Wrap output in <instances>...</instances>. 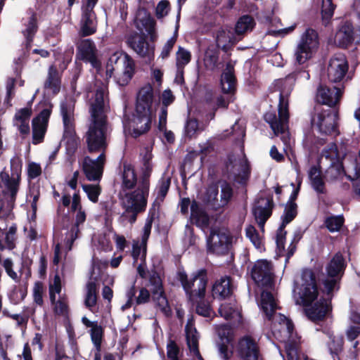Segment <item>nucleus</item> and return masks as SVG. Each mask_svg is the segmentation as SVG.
<instances>
[{"label":"nucleus","instance_id":"obj_1","mask_svg":"<svg viewBox=\"0 0 360 360\" xmlns=\"http://www.w3.org/2000/svg\"><path fill=\"white\" fill-rule=\"evenodd\" d=\"M293 294L296 302L306 307V315L312 321L323 320L332 310L329 299H319L317 278L310 269L303 270L295 278Z\"/></svg>","mask_w":360,"mask_h":360},{"label":"nucleus","instance_id":"obj_2","mask_svg":"<svg viewBox=\"0 0 360 360\" xmlns=\"http://www.w3.org/2000/svg\"><path fill=\"white\" fill-rule=\"evenodd\" d=\"M105 87H100L91 101V117L86 133V142L91 153H103L108 145V127L105 115Z\"/></svg>","mask_w":360,"mask_h":360},{"label":"nucleus","instance_id":"obj_3","mask_svg":"<svg viewBox=\"0 0 360 360\" xmlns=\"http://www.w3.org/2000/svg\"><path fill=\"white\" fill-rule=\"evenodd\" d=\"M259 307L269 319H273V334L285 343L288 360H302L298 354L297 343L291 340L293 325L285 316L275 314L277 304L271 292L265 290L262 292Z\"/></svg>","mask_w":360,"mask_h":360},{"label":"nucleus","instance_id":"obj_4","mask_svg":"<svg viewBox=\"0 0 360 360\" xmlns=\"http://www.w3.org/2000/svg\"><path fill=\"white\" fill-rule=\"evenodd\" d=\"M346 147L340 145L330 144L325 148L320 157V164L328 167L326 176L330 180L340 179L347 175L352 179V175L357 176L360 174V165L356 156L346 153Z\"/></svg>","mask_w":360,"mask_h":360},{"label":"nucleus","instance_id":"obj_5","mask_svg":"<svg viewBox=\"0 0 360 360\" xmlns=\"http://www.w3.org/2000/svg\"><path fill=\"white\" fill-rule=\"evenodd\" d=\"M152 157L150 148L147 147L141 151V169L143 179L135 191L126 193L122 199V205L125 209V214H130L129 216V221L131 224L135 222L137 214L143 211L146 207L147 197L149 191L148 177L153 169Z\"/></svg>","mask_w":360,"mask_h":360},{"label":"nucleus","instance_id":"obj_6","mask_svg":"<svg viewBox=\"0 0 360 360\" xmlns=\"http://www.w3.org/2000/svg\"><path fill=\"white\" fill-rule=\"evenodd\" d=\"M155 106L153 86L147 84L139 92L136 110L131 119L124 122L125 131L135 137L146 132L150 128Z\"/></svg>","mask_w":360,"mask_h":360},{"label":"nucleus","instance_id":"obj_7","mask_svg":"<svg viewBox=\"0 0 360 360\" xmlns=\"http://www.w3.org/2000/svg\"><path fill=\"white\" fill-rule=\"evenodd\" d=\"M293 86V79L288 77L278 79L274 83L275 91H279L278 117L274 112H266L264 119L276 136H281L285 145L290 143V134L288 130L289 118L288 96Z\"/></svg>","mask_w":360,"mask_h":360},{"label":"nucleus","instance_id":"obj_8","mask_svg":"<svg viewBox=\"0 0 360 360\" xmlns=\"http://www.w3.org/2000/svg\"><path fill=\"white\" fill-rule=\"evenodd\" d=\"M115 72L116 82L124 86L131 80L134 73V61L121 51L110 55L106 64V77L110 78Z\"/></svg>","mask_w":360,"mask_h":360},{"label":"nucleus","instance_id":"obj_9","mask_svg":"<svg viewBox=\"0 0 360 360\" xmlns=\"http://www.w3.org/2000/svg\"><path fill=\"white\" fill-rule=\"evenodd\" d=\"M319 46V39L316 30L308 28L300 37L294 50V59L296 63L303 65L311 60Z\"/></svg>","mask_w":360,"mask_h":360},{"label":"nucleus","instance_id":"obj_10","mask_svg":"<svg viewBox=\"0 0 360 360\" xmlns=\"http://www.w3.org/2000/svg\"><path fill=\"white\" fill-rule=\"evenodd\" d=\"M345 261L340 253L335 254L326 266V277L323 280L324 292L330 295L338 289V281L345 269Z\"/></svg>","mask_w":360,"mask_h":360},{"label":"nucleus","instance_id":"obj_11","mask_svg":"<svg viewBox=\"0 0 360 360\" xmlns=\"http://www.w3.org/2000/svg\"><path fill=\"white\" fill-rule=\"evenodd\" d=\"M181 285L190 298L193 295L203 297L205 294L207 278L206 271L200 269L188 278L184 272L179 274Z\"/></svg>","mask_w":360,"mask_h":360},{"label":"nucleus","instance_id":"obj_12","mask_svg":"<svg viewBox=\"0 0 360 360\" xmlns=\"http://www.w3.org/2000/svg\"><path fill=\"white\" fill-rule=\"evenodd\" d=\"M338 120L336 112L327 110L316 113L312 119V124L320 134L335 136L339 134Z\"/></svg>","mask_w":360,"mask_h":360},{"label":"nucleus","instance_id":"obj_13","mask_svg":"<svg viewBox=\"0 0 360 360\" xmlns=\"http://www.w3.org/2000/svg\"><path fill=\"white\" fill-rule=\"evenodd\" d=\"M233 241L234 238L228 230L213 229L207 239V249L217 255L224 254L229 250Z\"/></svg>","mask_w":360,"mask_h":360},{"label":"nucleus","instance_id":"obj_14","mask_svg":"<svg viewBox=\"0 0 360 360\" xmlns=\"http://www.w3.org/2000/svg\"><path fill=\"white\" fill-rule=\"evenodd\" d=\"M252 279L262 287L271 288L274 281V267L271 261L258 259L251 269Z\"/></svg>","mask_w":360,"mask_h":360},{"label":"nucleus","instance_id":"obj_15","mask_svg":"<svg viewBox=\"0 0 360 360\" xmlns=\"http://www.w3.org/2000/svg\"><path fill=\"white\" fill-rule=\"evenodd\" d=\"M149 287L153 302L165 315L169 316L171 314V309L163 290L162 280L155 272L150 276Z\"/></svg>","mask_w":360,"mask_h":360},{"label":"nucleus","instance_id":"obj_16","mask_svg":"<svg viewBox=\"0 0 360 360\" xmlns=\"http://www.w3.org/2000/svg\"><path fill=\"white\" fill-rule=\"evenodd\" d=\"M98 0H87L82 6V15L80 21V32L82 36L94 34L97 28V20L94 8Z\"/></svg>","mask_w":360,"mask_h":360},{"label":"nucleus","instance_id":"obj_17","mask_svg":"<svg viewBox=\"0 0 360 360\" xmlns=\"http://www.w3.org/2000/svg\"><path fill=\"white\" fill-rule=\"evenodd\" d=\"M52 106L44 109L32 122V143L38 144L44 141L46 132Z\"/></svg>","mask_w":360,"mask_h":360},{"label":"nucleus","instance_id":"obj_18","mask_svg":"<svg viewBox=\"0 0 360 360\" xmlns=\"http://www.w3.org/2000/svg\"><path fill=\"white\" fill-rule=\"evenodd\" d=\"M348 63L344 54L338 53L333 56L328 67V77L332 82L343 80L348 71Z\"/></svg>","mask_w":360,"mask_h":360},{"label":"nucleus","instance_id":"obj_19","mask_svg":"<svg viewBox=\"0 0 360 360\" xmlns=\"http://www.w3.org/2000/svg\"><path fill=\"white\" fill-rule=\"evenodd\" d=\"M104 162V153H101L96 160H92L89 157H86L84 159L82 169L89 181H96L101 179L103 174Z\"/></svg>","mask_w":360,"mask_h":360},{"label":"nucleus","instance_id":"obj_20","mask_svg":"<svg viewBox=\"0 0 360 360\" xmlns=\"http://www.w3.org/2000/svg\"><path fill=\"white\" fill-rule=\"evenodd\" d=\"M237 351L243 360L258 359L259 347L256 341L249 335H245L240 340Z\"/></svg>","mask_w":360,"mask_h":360},{"label":"nucleus","instance_id":"obj_21","mask_svg":"<svg viewBox=\"0 0 360 360\" xmlns=\"http://www.w3.org/2000/svg\"><path fill=\"white\" fill-rule=\"evenodd\" d=\"M11 169L14 171L15 174L11 178H9L6 174H1V177L4 185L10 191L11 198L14 199L18 191L20 178L19 174L22 168L21 159L18 157L13 158L11 160Z\"/></svg>","mask_w":360,"mask_h":360},{"label":"nucleus","instance_id":"obj_22","mask_svg":"<svg viewBox=\"0 0 360 360\" xmlns=\"http://www.w3.org/2000/svg\"><path fill=\"white\" fill-rule=\"evenodd\" d=\"M228 169L231 167V169L236 176V180L244 184L249 179L250 174V169L248 160L244 155H241L238 158L229 160V165H227Z\"/></svg>","mask_w":360,"mask_h":360},{"label":"nucleus","instance_id":"obj_23","mask_svg":"<svg viewBox=\"0 0 360 360\" xmlns=\"http://www.w3.org/2000/svg\"><path fill=\"white\" fill-rule=\"evenodd\" d=\"M97 49L94 42L91 39L82 40L77 47V58L80 60L89 62L94 68L100 65L96 56Z\"/></svg>","mask_w":360,"mask_h":360},{"label":"nucleus","instance_id":"obj_24","mask_svg":"<svg viewBox=\"0 0 360 360\" xmlns=\"http://www.w3.org/2000/svg\"><path fill=\"white\" fill-rule=\"evenodd\" d=\"M74 109L75 104L71 98H66L60 104V114L63 117L64 133L70 137L74 132Z\"/></svg>","mask_w":360,"mask_h":360},{"label":"nucleus","instance_id":"obj_25","mask_svg":"<svg viewBox=\"0 0 360 360\" xmlns=\"http://www.w3.org/2000/svg\"><path fill=\"white\" fill-rule=\"evenodd\" d=\"M272 207L273 202L271 199L262 198L256 202L253 207V214L262 229H264L266 221L271 214Z\"/></svg>","mask_w":360,"mask_h":360},{"label":"nucleus","instance_id":"obj_26","mask_svg":"<svg viewBox=\"0 0 360 360\" xmlns=\"http://www.w3.org/2000/svg\"><path fill=\"white\" fill-rule=\"evenodd\" d=\"M342 94L340 89H329L327 86H320L317 90L316 101L322 104L333 106L339 101Z\"/></svg>","mask_w":360,"mask_h":360},{"label":"nucleus","instance_id":"obj_27","mask_svg":"<svg viewBox=\"0 0 360 360\" xmlns=\"http://www.w3.org/2000/svg\"><path fill=\"white\" fill-rule=\"evenodd\" d=\"M186 338L191 353L198 360H202L198 350V333L194 327L192 319L188 320L185 327Z\"/></svg>","mask_w":360,"mask_h":360},{"label":"nucleus","instance_id":"obj_28","mask_svg":"<svg viewBox=\"0 0 360 360\" xmlns=\"http://www.w3.org/2000/svg\"><path fill=\"white\" fill-rule=\"evenodd\" d=\"M32 113L31 107H26L16 111L13 118V124L18 128L20 134H29L30 131L29 123Z\"/></svg>","mask_w":360,"mask_h":360},{"label":"nucleus","instance_id":"obj_29","mask_svg":"<svg viewBox=\"0 0 360 360\" xmlns=\"http://www.w3.org/2000/svg\"><path fill=\"white\" fill-rule=\"evenodd\" d=\"M221 86L224 94H232L236 88L234 65L229 63L221 77Z\"/></svg>","mask_w":360,"mask_h":360},{"label":"nucleus","instance_id":"obj_30","mask_svg":"<svg viewBox=\"0 0 360 360\" xmlns=\"http://www.w3.org/2000/svg\"><path fill=\"white\" fill-rule=\"evenodd\" d=\"M232 290L230 278L224 276L214 283L212 287V296L214 298L225 299L232 293Z\"/></svg>","mask_w":360,"mask_h":360},{"label":"nucleus","instance_id":"obj_31","mask_svg":"<svg viewBox=\"0 0 360 360\" xmlns=\"http://www.w3.org/2000/svg\"><path fill=\"white\" fill-rule=\"evenodd\" d=\"M82 322L86 327L91 328V340L96 349L101 348L103 328L98 324L97 321H91L86 316L82 317Z\"/></svg>","mask_w":360,"mask_h":360},{"label":"nucleus","instance_id":"obj_32","mask_svg":"<svg viewBox=\"0 0 360 360\" xmlns=\"http://www.w3.org/2000/svg\"><path fill=\"white\" fill-rule=\"evenodd\" d=\"M29 17L24 23L25 28L22 32L25 38L26 48L30 47L33 37L37 31V15L33 11L29 13Z\"/></svg>","mask_w":360,"mask_h":360},{"label":"nucleus","instance_id":"obj_33","mask_svg":"<svg viewBox=\"0 0 360 360\" xmlns=\"http://www.w3.org/2000/svg\"><path fill=\"white\" fill-rule=\"evenodd\" d=\"M352 26L350 23H345L336 32L334 42L339 46H347L352 39Z\"/></svg>","mask_w":360,"mask_h":360},{"label":"nucleus","instance_id":"obj_34","mask_svg":"<svg viewBox=\"0 0 360 360\" xmlns=\"http://www.w3.org/2000/svg\"><path fill=\"white\" fill-rule=\"evenodd\" d=\"M161 99L163 106L161 108L160 112L159 113L158 127L160 129H165V125L167 124V108L174 101V96H173L172 91L169 89H166L162 92Z\"/></svg>","mask_w":360,"mask_h":360},{"label":"nucleus","instance_id":"obj_35","mask_svg":"<svg viewBox=\"0 0 360 360\" xmlns=\"http://www.w3.org/2000/svg\"><path fill=\"white\" fill-rule=\"evenodd\" d=\"M45 90L49 94H56L60 87V80L56 68L51 66L49 70L48 78L44 85Z\"/></svg>","mask_w":360,"mask_h":360},{"label":"nucleus","instance_id":"obj_36","mask_svg":"<svg viewBox=\"0 0 360 360\" xmlns=\"http://www.w3.org/2000/svg\"><path fill=\"white\" fill-rule=\"evenodd\" d=\"M191 219L199 227L205 228L208 225L209 217L207 214L195 201H193L191 205Z\"/></svg>","mask_w":360,"mask_h":360},{"label":"nucleus","instance_id":"obj_37","mask_svg":"<svg viewBox=\"0 0 360 360\" xmlns=\"http://www.w3.org/2000/svg\"><path fill=\"white\" fill-rule=\"evenodd\" d=\"M86 219V213L84 210H79L75 216V225L73 226L70 230V231L68 233L67 236V245L68 250H71L72 244L74 240L77 238V234L79 233L78 226L81 224H83Z\"/></svg>","mask_w":360,"mask_h":360},{"label":"nucleus","instance_id":"obj_38","mask_svg":"<svg viewBox=\"0 0 360 360\" xmlns=\"http://www.w3.org/2000/svg\"><path fill=\"white\" fill-rule=\"evenodd\" d=\"M219 335L223 341L222 345L219 347L220 354L224 359H227L229 357V349L225 342H229L231 340V329L227 325L221 326L219 329Z\"/></svg>","mask_w":360,"mask_h":360},{"label":"nucleus","instance_id":"obj_39","mask_svg":"<svg viewBox=\"0 0 360 360\" xmlns=\"http://www.w3.org/2000/svg\"><path fill=\"white\" fill-rule=\"evenodd\" d=\"M216 41L217 46L223 49H226L229 44H233L236 41L231 30L228 28L219 30Z\"/></svg>","mask_w":360,"mask_h":360},{"label":"nucleus","instance_id":"obj_40","mask_svg":"<svg viewBox=\"0 0 360 360\" xmlns=\"http://www.w3.org/2000/svg\"><path fill=\"white\" fill-rule=\"evenodd\" d=\"M246 236L259 252L264 250L263 236L261 235L252 226H248L245 230Z\"/></svg>","mask_w":360,"mask_h":360},{"label":"nucleus","instance_id":"obj_41","mask_svg":"<svg viewBox=\"0 0 360 360\" xmlns=\"http://www.w3.org/2000/svg\"><path fill=\"white\" fill-rule=\"evenodd\" d=\"M97 302V285L94 281H89L86 285V295L84 303L90 310Z\"/></svg>","mask_w":360,"mask_h":360},{"label":"nucleus","instance_id":"obj_42","mask_svg":"<svg viewBox=\"0 0 360 360\" xmlns=\"http://www.w3.org/2000/svg\"><path fill=\"white\" fill-rule=\"evenodd\" d=\"M309 176L314 189L317 193H323L325 186L321 171L316 167H311L309 172Z\"/></svg>","mask_w":360,"mask_h":360},{"label":"nucleus","instance_id":"obj_43","mask_svg":"<svg viewBox=\"0 0 360 360\" xmlns=\"http://www.w3.org/2000/svg\"><path fill=\"white\" fill-rule=\"evenodd\" d=\"M220 315L226 320H233V322H240V314L231 304H223L219 309Z\"/></svg>","mask_w":360,"mask_h":360},{"label":"nucleus","instance_id":"obj_44","mask_svg":"<svg viewBox=\"0 0 360 360\" xmlns=\"http://www.w3.org/2000/svg\"><path fill=\"white\" fill-rule=\"evenodd\" d=\"M191 59V52L181 46H179L178 51L176 53V64L177 69L179 70H182L187 64L189 63Z\"/></svg>","mask_w":360,"mask_h":360},{"label":"nucleus","instance_id":"obj_45","mask_svg":"<svg viewBox=\"0 0 360 360\" xmlns=\"http://www.w3.org/2000/svg\"><path fill=\"white\" fill-rule=\"evenodd\" d=\"M297 215V205L292 201L288 202L285 206L284 214L282 216V224L280 227L285 229Z\"/></svg>","mask_w":360,"mask_h":360},{"label":"nucleus","instance_id":"obj_46","mask_svg":"<svg viewBox=\"0 0 360 360\" xmlns=\"http://www.w3.org/2000/svg\"><path fill=\"white\" fill-rule=\"evenodd\" d=\"M82 187L91 202L96 203L98 201V197L101 193L99 184H83Z\"/></svg>","mask_w":360,"mask_h":360},{"label":"nucleus","instance_id":"obj_47","mask_svg":"<svg viewBox=\"0 0 360 360\" xmlns=\"http://www.w3.org/2000/svg\"><path fill=\"white\" fill-rule=\"evenodd\" d=\"M253 19L248 16L245 15L241 17L236 25V32L238 34L245 33L248 31L251 30L254 27Z\"/></svg>","mask_w":360,"mask_h":360},{"label":"nucleus","instance_id":"obj_48","mask_svg":"<svg viewBox=\"0 0 360 360\" xmlns=\"http://www.w3.org/2000/svg\"><path fill=\"white\" fill-rule=\"evenodd\" d=\"M123 186L127 188H131L136 181L134 169L131 165H124L123 169Z\"/></svg>","mask_w":360,"mask_h":360},{"label":"nucleus","instance_id":"obj_49","mask_svg":"<svg viewBox=\"0 0 360 360\" xmlns=\"http://www.w3.org/2000/svg\"><path fill=\"white\" fill-rule=\"evenodd\" d=\"M146 255V243L143 241L134 240L132 245V257L134 262H136L139 258L143 262L145 261Z\"/></svg>","mask_w":360,"mask_h":360},{"label":"nucleus","instance_id":"obj_50","mask_svg":"<svg viewBox=\"0 0 360 360\" xmlns=\"http://www.w3.org/2000/svg\"><path fill=\"white\" fill-rule=\"evenodd\" d=\"M132 49L140 56H144L148 52V44L146 40L141 37H135L131 41Z\"/></svg>","mask_w":360,"mask_h":360},{"label":"nucleus","instance_id":"obj_51","mask_svg":"<svg viewBox=\"0 0 360 360\" xmlns=\"http://www.w3.org/2000/svg\"><path fill=\"white\" fill-rule=\"evenodd\" d=\"M61 288V279L58 275H56L49 283V295L52 303L56 300V294L60 293Z\"/></svg>","mask_w":360,"mask_h":360},{"label":"nucleus","instance_id":"obj_52","mask_svg":"<svg viewBox=\"0 0 360 360\" xmlns=\"http://www.w3.org/2000/svg\"><path fill=\"white\" fill-rule=\"evenodd\" d=\"M218 56L217 53L212 50H207L204 58V65L208 70H214L217 67Z\"/></svg>","mask_w":360,"mask_h":360},{"label":"nucleus","instance_id":"obj_53","mask_svg":"<svg viewBox=\"0 0 360 360\" xmlns=\"http://www.w3.org/2000/svg\"><path fill=\"white\" fill-rule=\"evenodd\" d=\"M343 222L344 219L342 216H335L328 217L325 221V224L330 232H335L340 229Z\"/></svg>","mask_w":360,"mask_h":360},{"label":"nucleus","instance_id":"obj_54","mask_svg":"<svg viewBox=\"0 0 360 360\" xmlns=\"http://www.w3.org/2000/svg\"><path fill=\"white\" fill-rule=\"evenodd\" d=\"M141 21L142 25L145 28L146 31L150 35L151 39L154 40L156 37L155 22L154 19L149 15H146Z\"/></svg>","mask_w":360,"mask_h":360},{"label":"nucleus","instance_id":"obj_55","mask_svg":"<svg viewBox=\"0 0 360 360\" xmlns=\"http://www.w3.org/2000/svg\"><path fill=\"white\" fill-rule=\"evenodd\" d=\"M233 191L231 186L226 183L221 185L219 206L226 205L232 197Z\"/></svg>","mask_w":360,"mask_h":360},{"label":"nucleus","instance_id":"obj_56","mask_svg":"<svg viewBox=\"0 0 360 360\" xmlns=\"http://www.w3.org/2000/svg\"><path fill=\"white\" fill-rule=\"evenodd\" d=\"M176 34H175L173 37H170L164 44L160 55V57L162 60L166 59L169 56L170 52L176 43Z\"/></svg>","mask_w":360,"mask_h":360},{"label":"nucleus","instance_id":"obj_57","mask_svg":"<svg viewBox=\"0 0 360 360\" xmlns=\"http://www.w3.org/2000/svg\"><path fill=\"white\" fill-rule=\"evenodd\" d=\"M170 186V179L167 178H162L158 186V199L162 200L163 198L165 197V195L167 193V191L169 190Z\"/></svg>","mask_w":360,"mask_h":360},{"label":"nucleus","instance_id":"obj_58","mask_svg":"<svg viewBox=\"0 0 360 360\" xmlns=\"http://www.w3.org/2000/svg\"><path fill=\"white\" fill-rule=\"evenodd\" d=\"M169 11V4L167 0L160 1L155 9V15L158 18L161 19L168 14Z\"/></svg>","mask_w":360,"mask_h":360},{"label":"nucleus","instance_id":"obj_59","mask_svg":"<svg viewBox=\"0 0 360 360\" xmlns=\"http://www.w3.org/2000/svg\"><path fill=\"white\" fill-rule=\"evenodd\" d=\"M286 231L284 230V228L280 227L276 233V243L277 246V250L279 255H281L285 249V239Z\"/></svg>","mask_w":360,"mask_h":360},{"label":"nucleus","instance_id":"obj_60","mask_svg":"<svg viewBox=\"0 0 360 360\" xmlns=\"http://www.w3.org/2000/svg\"><path fill=\"white\" fill-rule=\"evenodd\" d=\"M179 349L174 342L170 340L167 346V354L169 360H179Z\"/></svg>","mask_w":360,"mask_h":360},{"label":"nucleus","instance_id":"obj_61","mask_svg":"<svg viewBox=\"0 0 360 360\" xmlns=\"http://www.w3.org/2000/svg\"><path fill=\"white\" fill-rule=\"evenodd\" d=\"M334 8L332 0H323L321 9L323 17L327 19L330 18L333 15Z\"/></svg>","mask_w":360,"mask_h":360},{"label":"nucleus","instance_id":"obj_62","mask_svg":"<svg viewBox=\"0 0 360 360\" xmlns=\"http://www.w3.org/2000/svg\"><path fill=\"white\" fill-rule=\"evenodd\" d=\"M28 176L35 179L41 174V167L39 164L34 162H30L27 165Z\"/></svg>","mask_w":360,"mask_h":360},{"label":"nucleus","instance_id":"obj_63","mask_svg":"<svg viewBox=\"0 0 360 360\" xmlns=\"http://www.w3.org/2000/svg\"><path fill=\"white\" fill-rule=\"evenodd\" d=\"M98 248L103 251H108L111 249V243L109 237L106 235H100L96 238Z\"/></svg>","mask_w":360,"mask_h":360},{"label":"nucleus","instance_id":"obj_64","mask_svg":"<svg viewBox=\"0 0 360 360\" xmlns=\"http://www.w3.org/2000/svg\"><path fill=\"white\" fill-rule=\"evenodd\" d=\"M27 292L22 288H15L10 294L11 300L17 304L22 301L26 296Z\"/></svg>","mask_w":360,"mask_h":360}]
</instances>
